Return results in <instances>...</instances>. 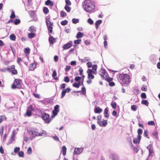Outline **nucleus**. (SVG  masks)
Returning a JSON list of instances; mask_svg holds the SVG:
<instances>
[{
	"mask_svg": "<svg viewBox=\"0 0 160 160\" xmlns=\"http://www.w3.org/2000/svg\"><path fill=\"white\" fill-rule=\"evenodd\" d=\"M118 79L122 85H128L131 81L130 76L126 73L119 74L118 76Z\"/></svg>",
	"mask_w": 160,
	"mask_h": 160,
	"instance_id": "nucleus-1",
	"label": "nucleus"
},
{
	"mask_svg": "<svg viewBox=\"0 0 160 160\" xmlns=\"http://www.w3.org/2000/svg\"><path fill=\"white\" fill-rule=\"evenodd\" d=\"M83 8L87 12H91L95 9V6L91 0H85L83 2Z\"/></svg>",
	"mask_w": 160,
	"mask_h": 160,
	"instance_id": "nucleus-2",
	"label": "nucleus"
},
{
	"mask_svg": "<svg viewBox=\"0 0 160 160\" xmlns=\"http://www.w3.org/2000/svg\"><path fill=\"white\" fill-rule=\"evenodd\" d=\"M21 80L20 79H15L12 86V88L13 89L16 88H20L22 87L21 84Z\"/></svg>",
	"mask_w": 160,
	"mask_h": 160,
	"instance_id": "nucleus-3",
	"label": "nucleus"
},
{
	"mask_svg": "<svg viewBox=\"0 0 160 160\" xmlns=\"http://www.w3.org/2000/svg\"><path fill=\"white\" fill-rule=\"evenodd\" d=\"M42 118L47 123H49L52 120L49 114L45 112L42 113Z\"/></svg>",
	"mask_w": 160,
	"mask_h": 160,
	"instance_id": "nucleus-4",
	"label": "nucleus"
},
{
	"mask_svg": "<svg viewBox=\"0 0 160 160\" xmlns=\"http://www.w3.org/2000/svg\"><path fill=\"white\" fill-rule=\"evenodd\" d=\"M46 22L48 30L50 33H52V31L53 23L50 20V19L48 18L46 20Z\"/></svg>",
	"mask_w": 160,
	"mask_h": 160,
	"instance_id": "nucleus-5",
	"label": "nucleus"
},
{
	"mask_svg": "<svg viewBox=\"0 0 160 160\" xmlns=\"http://www.w3.org/2000/svg\"><path fill=\"white\" fill-rule=\"evenodd\" d=\"M34 111L32 105H30L28 107L26 110V112L25 114V116L30 117L32 115V112Z\"/></svg>",
	"mask_w": 160,
	"mask_h": 160,
	"instance_id": "nucleus-6",
	"label": "nucleus"
},
{
	"mask_svg": "<svg viewBox=\"0 0 160 160\" xmlns=\"http://www.w3.org/2000/svg\"><path fill=\"white\" fill-rule=\"evenodd\" d=\"M99 74L103 79L106 78L108 76L107 72L104 69H102L99 71Z\"/></svg>",
	"mask_w": 160,
	"mask_h": 160,
	"instance_id": "nucleus-7",
	"label": "nucleus"
},
{
	"mask_svg": "<svg viewBox=\"0 0 160 160\" xmlns=\"http://www.w3.org/2000/svg\"><path fill=\"white\" fill-rule=\"evenodd\" d=\"M44 131L41 129H35L33 130L32 133L33 135H35L36 136H42L44 134Z\"/></svg>",
	"mask_w": 160,
	"mask_h": 160,
	"instance_id": "nucleus-8",
	"label": "nucleus"
},
{
	"mask_svg": "<svg viewBox=\"0 0 160 160\" xmlns=\"http://www.w3.org/2000/svg\"><path fill=\"white\" fill-rule=\"evenodd\" d=\"M147 148L149 150V155L148 156L152 157L153 154L154 153V152L153 151V147L152 145L151 144L149 145L148 146Z\"/></svg>",
	"mask_w": 160,
	"mask_h": 160,
	"instance_id": "nucleus-9",
	"label": "nucleus"
},
{
	"mask_svg": "<svg viewBox=\"0 0 160 160\" xmlns=\"http://www.w3.org/2000/svg\"><path fill=\"white\" fill-rule=\"evenodd\" d=\"M72 41H70L67 43L64 44L62 46V48L64 50L68 49L70 48L72 46Z\"/></svg>",
	"mask_w": 160,
	"mask_h": 160,
	"instance_id": "nucleus-10",
	"label": "nucleus"
},
{
	"mask_svg": "<svg viewBox=\"0 0 160 160\" xmlns=\"http://www.w3.org/2000/svg\"><path fill=\"white\" fill-rule=\"evenodd\" d=\"M60 106L58 105H56L54 108V110L52 111V113L54 116H56L59 111Z\"/></svg>",
	"mask_w": 160,
	"mask_h": 160,
	"instance_id": "nucleus-11",
	"label": "nucleus"
},
{
	"mask_svg": "<svg viewBox=\"0 0 160 160\" xmlns=\"http://www.w3.org/2000/svg\"><path fill=\"white\" fill-rule=\"evenodd\" d=\"M97 123L101 127H105L107 124V120H103L101 122H97Z\"/></svg>",
	"mask_w": 160,
	"mask_h": 160,
	"instance_id": "nucleus-12",
	"label": "nucleus"
},
{
	"mask_svg": "<svg viewBox=\"0 0 160 160\" xmlns=\"http://www.w3.org/2000/svg\"><path fill=\"white\" fill-rule=\"evenodd\" d=\"M50 36L48 40L50 44H53L56 42V39L52 36H51V34L49 35Z\"/></svg>",
	"mask_w": 160,
	"mask_h": 160,
	"instance_id": "nucleus-13",
	"label": "nucleus"
},
{
	"mask_svg": "<svg viewBox=\"0 0 160 160\" xmlns=\"http://www.w3.org/2000/svg\"><path fill=\"white\" fill-rule=\"evenodd\" d=\"M141 138V136H137V138H134L133 140V142L135 144L139 143Z\"/></svg>",
	"mask_w": 160,
	"mask_h": 160,
	"instance_id": "nucleus-14",
	"label": "nucleus"
},
{
	"mask_svg": "<svg viewBox=\"0 0 160 160\" xmlns=\"http://www.w3.org/2000/svg\"><path fill=\"white\" fill-rule=\"evenodd\" d=\"M102 111V109L99 107H96L94 109V112L96 113H100Z\"/></svg>",
	"mask_w": 160,
	"mask_h": 160,
	"instance_id": "nucleus-15",
	"label": "nucleus"
},
{
	"mask_svg": "<svg viewBox=\"0 0 160 160\" xmlns=\"http://www.w3.org/2000/svg\"><path fill=\"white\" fill-rule=\"evenodd\" d=\"M36 64L35 63H32L29 66V69L31 71H33L36 68Z\"/></svg>",
	"mask_w": 160,
	"mask_h": 160,
	"instance_id": "nucleus-16",
	"label": "nucleus"
},
{
	"mask_svg": "<svg viewBox=\"0 0 160 160\" xmlns=\"http://www.w3.org/2000/svg\"><path fill=\"white\" fill-rule=\"evenodd\" d=\"M82 152V149L81 148H77L75 149L74 151V154H78L81 153Z\"/></svg>",
	"mask_w": 160,
	"mask_h": 160,
	"instance_id": "nucleus-17",
	"label": "nucleus"
},
{
	"mask_svg": "<svg viewBox=\"0 0 160 160\" xmlns=\"http://www.w3.org/2000/svg\"><path fill=\"white\" fill-rule=\"evenodd\" d=\"M111 158L112 160H119V158L118 156L115 153L111 154Z\"/></svg>",
	"mask_w": 160,
	"mask_h": 160,
	"instance_id": "nucleus-18",
	"label": "nucleus"
},
{
	"mask_svg": "<svg viewBox=\"0 0 160 160\" xmlns=\"http://www.w3.org/2000/svg\"><path fill=\"white\" fill-rule=\"evenodd\" d=\"M108 112V109L107 108H106L104 110V117L107 118H108L109 117V114Z\"/></svg>",
	"mask_w": 160,
	"mask_h": 160,
	"instance_id": "nucleus-19",
	"label": "nucleus"
},
{
	"mask_svg": "<svg viewBox=\"0 0 160 160\" xmlns=\"http://www.w3.org/2000/svg\"><path fill=\"white\" fill-rule=\"evenodd\" d=\"M36 36V33L33 32H31L28 34V37L29 38H34Z\"/></svg>",
	"mask_w": 160,
	"mask_h": 160,
	"instance_id": "nucleus-20",
	"label": "nucleus"
},
{
	"mask_svg": "<svg viewBox=\"0 0 160 160\" xmlns=\"http://www.w3.org/2000/svg\"><path fill=\"white\" fill-rule=\"evenodd\" d=\"M45 5H50L51 7L53 6L54 4L52 2H51L50 0H47L45 2Z\"/></svg>",
	"mask_w": 160,
	"mask_h": 160,
	"instance_id": "nucleus-21",
	"label": "nucleus"
},
{
	"mask_svg": "<svg viewBox=\"0 0 160 160\" xmlns=\"http://www.w3.org/2000/svg\"><path fill=\"white\" fill-rule=\"evenodd\" d=\"M7 119V117L5 115H1L0 116V123L4 120Z\"/></svg>",
	"mask_w": 160,
	"mask_h": 160,
	"instance_id": "nucleus-22",
	"label": "nucleus"
},
{
	"mask_svg": "<svg viewBox=\"0 0 160 160\" xmlns=\"http://www.w3.org/2000/svg\"><path fill=\"white\" fill-rule=\"evenodd\" d=\"M83 37V33L81 32H78L76 35V38H82Z\"/></svg>",
	"mask_w": 160,
	"mask_h": 160,
	"instance_id": "nucleus-23",
	"label": "nucleus"
},
{
	"mask_svg": "<svg viewBox=\"0 0 160 160\" xmlns=\"http://www.w3.org/2000/svg\"><path fill=\"white\" fill-rule=\"evenodd\" d=\"M102 22V21L100 20H98L95 23V24L96 26V28H98V27L100 25L101 23Z\"/></svg>",
	"mask_w": 160,
	"mask_h": 160,
	"instance_id": "nucleus-24",
	"label": "nucleus"
},
{
	"mask_svg": "<svg viewBox=\"0 0 160 160\" xmlns=\"http://www.w3.org/2000/svg\"><path fill=\"white\" fill-rule=\"evenodd\" d=\"M67 151V148L66 147L64 146L62 147V153L63 155H65L66 154Z\"/></svg>",
	"mask_w": 160,
	"mask_h": 160,
	"instance_id": "nucleus-25",
	"label": "nucleus"
},
{
	"mask_svg": "<svg viewBox=\"0 0 160 160\" xmlns=\"http://www.w3.org/2000/svg\"><path fill=\"white\" fill-rule=\"evenodd\" d=\"M141 103L148 106L149 104V102L146 100H143L142 101Z\"/></svg>",
	"mask_w": 160,
	"mask_h": 160,
	"instance_id": "nucleus-26",
	"label": "nucleus"
},
{
	"mask_svg": "<svg viewBox=\"0 0 160 160\" xmlns=\"http://www.w3.org/2000/svg\"><path fill=\"white\" fill-rule=\"evenodd\" d=\"M64 9L68 12H70L71 10V8L69 7V6H68L67 5L65 6Z\"/></svg>",
	"mask_w": 160,
	"mask_h": 160,
	"instance_id": "nucleus-27",
	"label": "nucleus"
},
{
	"mask_svg": "<svg viewBox=\"0 0 160 160\" xmlns=\"http://www.w3.org/2000/svg\"><path fill=\"white\" fill-rule=\"evenodd\" d=\"M138 107L137 106L133 105L131 106V109L133 111H136L138 108Z\"/></svg>",
	"mask_w": 160,
	"mask_h": 160,
	"instance_id": "nucleus-28",
	"label": "nucleus"
},
{
	"mask_svg": "<svg viewBox=\"0 0 160 160\" xmlns=\"http://www.w3.org/2000/svg\"><path fill=\"white\" fill-rule=\"evenodd\" d=\"M28 30L31 32H35L36 31V28L33 26L30 27L29 28Z\"/></svg>",
	"mask_w": 160,
	"mask_h": 160,
	"instance_id": "nucleus-29",
	"label": "nucleus"
},
{
	"mask_svg": "<svg viewBox=\"0 0 160 160\" xmlns=\"http://www.w3.org/2000/svg\"><path fill=\"white\" fill-rule=\"evenodd\" d=\"M10 38L12 40L15 41L16 39V36L14 34H12L10 36Z\"/></svg>",
	"mask_w": 160,
	"mask_h": 160,
	"instance_id": "nucleus-30",
	"label": "nucleus"
},
{
	"mask_svg": "<svg viewBox=\"0 0 160 160\" xmlns=\"http://www.w3.org/2000/svg\"><path fill=\"white\" fill-rule=\"evenodd\" d=\"M60 14V17L62 18L65 17L67 16L66 13L63 11H61Z\"/></svg>",
	"mask_w": 160,
	"mask_h": 160,
	"instance_id": "nucleus-31",
	"label": "nucleus"
},
{
	"mask_svg": "<svg viewBox=\"0 0 160 160\" xmlns=\"http://www.w3.org/2000/svg\"><path fill=\"white\" fill-rule=\"evenodd\" d=\"M6 69L7 71H9L10 72V71H11V69H14L15 68V66L14 65H12L11 66V68H6Z\"/></svg>",
	"mask_w": 160,
	"mask_h": 160,
	"instance_id": "nucleus-32",
	"label": "nucleus"
},
{
	"mask_svg": "<svg viewBox=\"0 0 160 160\" xmlns=\"http://www.w3.org/2000/svg\"><path fill=\"white\" fill-rule=\"evenodd\" d=\"M43 12L45 14L48 13L49 12L48 8L46 7H44L43 8Z\"/></svg>",
	"mask_w": 160,
	"mask_h": 160,
	"instance_id": "nucleus-33",
	"label": "nucleus"
},
{
	"mask_svg": "<svg viewBox=\"0 0 160 160\" xmlns=\"http://www.w3.org/2000/svg\"><path fill=\"white\" fill-rule=\"evenodd\" d=\"M88 74H95V72L94 71L91 69H89L87 71Z\"/></svg>",
	"mask_w": 160,
	"mask_h": 160,
	"instance_id": "nucleus-34",
	"label": "nucleus"
},
{
	"mask_svg": "<svg viewBox=\"0 0 160 160\" xmlns=\"http://www.w3.org/2000/svg\"><path fill=\"white\" fill-rule=\"evenodd\" d=\"M68 21L67 20H65L63 21H62L61 22V24L62 25L64 26L67 25L68 24Z\"/></svg>",
	"mask_w": 160,
	"mask_h": 160,
	"instance_id": "nucleus-35",
	"label": "nucleus"
},
{
	"mask_svg": "<svg viewBox=\"0 0 160 160\" xmlns=\"http://www.w3.org/2000/svg\"><path fill=\"white\" fill-rule=\"evenodd\" d=\"M117 104L116 102H112L111 104V105L112 107L114 109H115L116 107Z\"/></svg>",
	"mask_w": 160,
	"mask_h": 160,
	"instance_id": "nucleus-36",
	"label": "nucleus"
},
{
	"mask_svg": "<svg viewBox=\"0 0 160 160\" xmlns=\"http://www.w3.org/2000/svg\"><path fill=\"white\" fill-rule=\"evenodd\" d=\"M18 155L21 157H24V152L22 151L19 152L18 153Z\"/></svg>",
	"mask_w": 160,
	"mask_h": 160,
	"instance_id": "nucleus-37",
	"label": "nucleus"
},
{
	"mask_svg": "<svg viewBox=\"0 0 160 160\" xmlns=\"http://www.w3.org/2000/svg\"><path fill=\"white\" fill-rule=\"evenodd\" d=\"M72 22L73 23L76 24L79 22V20L78 19H76L75 18H73L72 19Z\"/></svg>",
	"mask_w": 160,
	"mask_h": 160,
	"instance_id": "nucleus-38",
	"label": "nucleus"
},
{
	"mask_svg": "<svg viewBox=\"0 0 160 160\" xmlns=\"http://www.w3.org/2000/svg\"><path fill=\"white\" fill-rule=\"evenodd\" d=\"M32 153V149L31 147H29L27 150V153L28 154H30Z\"/></svg>",
	"mask_w": 160,
	"mask_h": 160,
	"instance_id": "nucleus-39",
	"label": "nucleus"
},
{
	"mask_svg": "<svg viewBox=\"0 0 160 160\" xmlns=\"http://www.w3.org/2000/svg\"><path fill=\"white\" fill-rule=\"evenodd\" d=\"M13 69V70H12L11 71H10V72L13 75L17 74L18 73L17 70L15 69Z\"/></svg>",
	"mask_w": 160,
	"mask_h": 160,
	"instance_id": "nucleus-40",
	"label": "nucleus"
},
{
	"mask_svg": "<svg viewBox=\"0 0 160 160\" xmlns=\"http://www.w3.org/2000/svg\"><path fill=\"white\" fill-rule=\"evenodd\" d=\"M104 80H105L108 82H110L112 81L113 79L112 78L109 77L108 78L106 77V78H105Z\"/></svg>",
	"mask_w": 160,
	"mask_h": 160,
	"instance_id": "nucleus-41",
	"label": "nucleus"
},
{
	"mask_svg": "<svg viewBox=\"0 0 160 160\" xmlns=\"http://www.w3.org/2000/svg\"><path fill=\"white\" fill-rule=\"evenodd\" d=\"M20 22V20L18 19H16L14 21V23L15 25H18Z\"/></svg>",
	"mask_w": 160,
	"mask_h": 160,
	"instance_id": "nucleus-42",
	"label": "nucleus"
},
{
	"mask_svg": "<svg viewBox=\"0 0 160 160\" xmlns=\"http://www.w3.org/2000/svg\"><path fill=\"white\" fill-rule=\"evenodd\" d=\"M138 136H141V135L142 133V130L141 129L139 128L138 129Z\"/></svg>",
	"mask_w": 160,
	"mask_h": 160,
	"instance_id": "nucleus-43",
	"label": "nucleus"
},
{
	"mask_svg": "<svg viewBox=\"0 0 160 160\" xmlns=\"http://www.w3.org/2000/svg\"><path fill=\"white\" fill-rule=\"evenodd\" d=\"M20 150V148L18 147H16L14 149V152L15 153H17L19 152Z\"/></svg>",
	"mask_w": 160,
	"mask_h": 160,
	"instance_id": "nucleus-44",
	"label": "nucleus"
},
{
	"mask_svg": "<svg viewBox=\"0 0 160 160\" xmlns=\"http://www.w3.org/2000/svg\"><path fill=\"white\" fill-rule=\"evenodd\" d=\"M81 79V77L79 76H77L75 78V80L76 82L79 81Z\"/></svg>",
	"mask_w": 160,
	"mask_h": 160,
	"instance_id": "nucleus-45",
	"label": "nucleus"
},
{
	"mask_svg": "<svg viewBox=\"0 0 160 160\" xmlns=\"http://www.w3.org/2000/svg\"><path fill=\"white\" fill-rule=\"evenodd\" d=\"M64 81L67 82H68L70 81V79L68 76H66L64 77Z\"/></svg>",
	"mask_w": 160,
	"mask_h": 160,
	"instance_id": "nucleus-46",
	"label": "nucleus"
},
{
	"mask_svg": "<svg viewBox=\"0 0 160 160\" xmlns=\"http://www.w3.org/2000/svg\"><path fill=\"white\" fill-rule=\"evenodd\" d=\"M141 96L142 98L143 99H145L147 98L146 94L144 92L142 93L141 94Z\"/></svg>",
	"mask_w": 160,
	"mask_h": 160,
	"instance_id": "nucleus-47",
	"label": "nucleus"
},
{
	"mask_svg": "<svg viewBox=\"0 0 160 160\" xmlns=\"http://www.w3.org/2000/svg\"><path fill=\"white\" fill-rule=\"evenodd\" d=\"M30 49L29 48H27L25 49L24 52L26 53H29L30 52Z\"/></svg>",
	"mask_w": 160,
	"mask_h": 160,
	"instance_id": "nucleus-48",
	"label": "nucleus"
},
{
	"mask_svg": "<svg viewBox=\"0 0 160 160\" xmlns=\"http://www.w3.org/2000/svg\"><path fill=\"white\" fill-rule=\"evenodd\" d=\"M65 3H66V5H67L68 6H70L72 4L71 2L69 0H66Z\"/></svg>",
	"mask_w": 160,
	"mask_h": 160,
	"instance_id": "nucleus-49",
	"label": "nucleus"
},
{
	"mask_svg": "<svg viewBox=\"0 0 160 160\" xmlns=\"http://www.w3.org/2000/svg\"><path fill=\"white\" fill-rule=\"evenodd\" d=\"M81 92L82 94L83 95H85L86 94V90L85 88L82 87V88Z\"/></svg>",
	"mask_w": 160,
	"mask_h": 160,
	"instance_id": "nucleus-50",
	"label": "nucleus"
},
{
	"mask_svg": "<svg viewBox=\"0 0 160 160\" xmlns=\"http://www.w3.org/2000/svg\"><path fill=\"white\" fill-rule=\"evenodd\" d=\"M144 135L145 136V137L147 138H149V137H148V132L147 130H144Z\"/></svg>",
	"mask_w": 160,
	"mask_h": 160,
	"instance_id": "nucleus-51",
	"label": "nucleus"
},
{
	"mask_svg": "<svg viewBox=\"0 0 160 160\" xmlns=\"http://www.w3.org/2000/svg\"><path fill=\"white\" fill-rule=\"evenodd\" d=\"M141 90L143 91H147V87L144 85H142L141 88Z\"/></svg>",
	"mask_w": 160,
	"mask_h": 160,
	"instance_id": "nucleus-52",
	"label": "nucleus"
},
{
	"mask_svg": "<svg viewBox=\"0 0 160 160\" xmlns=\"http://www.w3.org/2000/svg\"><path fill=\"white\" fill-rule=\"evenodd\" d=\"M94 76L92 74H88V78L89 79H93Z\"/></svg>",
	"mask_w": 160,
	"mask_h": 160,
	"instance_id": "nucleus-53",
	"label": "nucleus"
},
{
	"mask_svg": "<svg viewBox=\"0 0 160 160\" xmlns=\"http://www.w3.org/2000/svg\"><path fill=\"white\" fill-rule=\"evenodd\" d=\"M66 93V92L64 91V89H63L62 91L61 94V98H63L65 96Z\"/></svg>",
	"mask_w": 160,
	"mask_h": 160,
	"instance_id": "nucleus-54",
	"label": "nucleus"
},
{
	"mask_svg": "<svg viewBox=\"0 0 160 160\" xmlns=\"http://www.w3.org/2000/svg\"><path fill=\"white\" fill-rule=\"evenodd\" d=\"M81 41V39H78V40H75L74 41V43H75V44H79L80 43Z\"/></svg>",
	"mask_w": 160,
	"mask_h": 160,
	"instance_id": "nucleus-55",
	"label": "nucleus"
},
{
	"mask_svg": "<svg viewBox=\"0 0 160 160\" xmlns=\"http://www.w3.org/2000/svg\"><path fill=\"white\" fill-rule=\"evenodd\" d=\"M148 124L150 125L154 126L155 125V123L153 121H150L148 122Z\"/></svg>",
	"mask_w": 160,
	"mask_h": 160,
	"instance_id": "nucleus-56",
	"label": "nucleus"
},
{
	"mask_svg": "<svg viewBox=\"0 0 160 160\" xmlns=\"http://www.w3.org/2000/svg\"><path fill=\"white\" fill-rule=\"evenodd\" d=\"M134 93L136 95H138L139 94V92L138 90L136 89H133Z\"/></svg>",
	"mask_w": 160,
	"mask_h": 160,
	"instance_id": "nucleus-57",
	"label": "nucleus"
},
{
	"mask_svg": "<svg viewBox=\"0 0 160 160\" xmlns=\"http://www.w3.org/2000/svg\"><path fill=\"white\" fill-rule=\"evenodd\" d=\"M72 86L73 87L76 88H78L79 87V84L76 82H75L73 83L72 85Z\"/></svg>",
	"mask_w": 160,
	"mask_h": 160,
	"instance_id": "nucleus-58",
	"label": "nucleus"
},
{
	"mask_svg": "<svg viewBox=\"0 0 160 160\" xmlns=\"http://www.w3.org/2000/svg\"><path fill=\"white\" fill-rule=\"evenodd\" d=\"M15 17V15L14 13V12L12 11L11 13V14L10 16V18H13Z\"/></svg>",
	"mask_w": 160,
	"mask_h": 160,
	"instance_id": "nucleus-59",
	"label": "nucleus"
},
{
	"mask_svg": "<svg viewBox=\"0 0 160 160\" xmlns=\"http://www.w3.org/2000/svg\"><path fill=\"white\" fill-rule=\"evenodd\" d=\"M88 22L90 24H92L93 23V20L90 18L88 19Z\"/></svg>",
	"mask_w": 160,
	"mask_h": 160,
	"instance_id": "nucleus-60",
	"label": "nucleus"
},
{
	"mask_svg": "<svg viewBox=\"0 0 160 160\" xmlns=\"http://www.w3.org/2000/svg\"><path fill=\"white\" fill-rule=\"evenodd\" d=\"M79 71L80 72L79 75H82L83 70L82 68L80 67L79 68Z\"/></svg>",
	"mask_w": 160,
	"mask_h": 160,
	"instance_id": "nucleus-61",
	"label": "nucleus"
},
{
	"mask_svg": "<svg viewBox=\"0 0 160 160\" xmlns=\"http://www.w3.org/2000/svg\"><path fill=\"white\" fill-rule=\"evenodd\" d=\"M33 95L35 97L37 98H40V95L38 94H35V93H33Z\"/></svg>",
	"mask_w": 160,
	"mask_h": 160,
	"instance_id": "nucleus-62",
	"label": "nucleus"
},
{
	"mask_svg": "<svg viewBox=\"0 0 160 160\" xmlns=\"http://www.w3.org/2000/svg\"><path fill=\"white\" fill-rule=\"evenodd\" d=\"M102 116H99L97 117V122H101Z\"/></svg>",
	"mask_w": 160,
	"mask_h": 160,
	"instance_id": "nucleus-63",
	"label": "nucleus"
},
{
	"mask_svg": "<svg viewBox=\"0 0 160 160\" xmlns=\"http://www.w3.org/2000/svg\"><path fill=\"white\" fill-rule=\"evenodd\" d=\"M132 146L133 147V150L135 152H136L137 153L138 151V149L136 148L133 145H132Z\"/></svg>",
	"mask_w": 160,
	"mask_h": 160,
	"instance_id": "nucleus-64",
	"label": "nucleus"
}]
</instances>
